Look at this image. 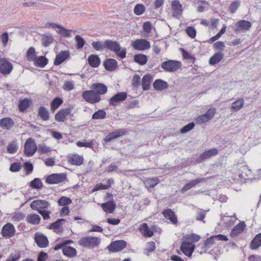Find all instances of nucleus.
Here are the masks:
<instances>
[{
  "mask_svg": "<svg viewBox=\"0 0 261 261\" xmlns=\"http://www.w3.org/2000/svg\"><path fill=\"white\" fill-rule=\"evenodd\" d=\"M127 246V243L123 240L115 241L111 243L107 248L110 252H117L121 251Z\"/></svg>",
  "mask_w": 261,
  "mask_h": 261,
  "instance_id": "6",
  "label": "nucleus"
},
{
  "mask_svg": "<svg viewBox=\"0 0 261 261\" xmlns=\"http://www.w3.org/2000/svg\"><path fill=\"white\" fill-rule=\"evenodd\" d=\"M71 202V200L69 198L64 196L62 197L58 201L59 205L64 206H67V205L70 204Z\"/></svg>",
  "mask_w": 261,
  "mask_h": 261,
  "instance_id": "50",
  "label": "nucleus"
},
{
  "mask_svg": "<svg viewBox=\"0 0 261 261\" xmlns=\"http://www.w3.org/2000/svg\"><path fill=\"white\" fill-rule=\"evenodd\" d=\"M185 237L186 239L189 240L194 242H198L200 238V237L199 235L195 233L187 235Z\"/></svg>",
  "mask_w": 261,
  "mask_h": 261,
  "instance_id": "59",
  "label": "nucleus"
},
{
  "mask_svg": "<svg viewBox=\"0 0 261 261\" xmlns=\"http://www.w3.org/2000/svg\"><path fill=\"white\" fill-rule=\"evenodd\" d=\"M13 69L12 64L6 59L1 58L0 62V72L4 75L9 74Z\"/></svg>",
  "mask_w": 261,
  "mask_h": 261,
  "instance_id": "12",
  "label": "nucleus"
},
{
  "mask_svg": "<svg viewBox=\"0 0 261 261\" xmlns=\"http://www.w3.org/2000/svg\"><path fill=\"white\" fill-rule=\"evenodd\" d=\"M18 147L16 143L15 142H13L9 144L7 147V151L9 153H15L17 150Z\"/></svg>",
  "mask_w": 261,
  "mask_h": 261,
  "instance_id": "54",
  "label": "nucleus"
},
{
  "mask_svg": "<svg viewBox=\"0 0 261 261\" xmlns=\"http://www.w3.org/2000/svg\"><path fill=\"white\" fill-rule=\"evenodd\" d=\"M41 41L42 45L44 47H47L49 44H50L51 43H53V42L54 41V38L51 35H42V36L41 37Z\"/></svg>",
  "mask_w": 261,
  "mask_h": 261,
  "instance_id": "42",
  "label": "nucleus"
},
{
  "mask_svg": "<svg viewBox=\"0 0 261 261\" xmlns=\"http://www.w3.org/2000/svg\"><path fill=\"white\" fill-rule=\"evenodd\" d=\"M187 34L192 38H194L196 36V31L193 27H188L186 29Z\"/></svg>",
  "mask_w": 261,
  "mask_h": 261,
  "instance_id": "56",
  "label": "nucleus"
},
{
  "mask_svg": "<svg viewBox=\"0 0 261 261\" xmlns=\"http://www.w3.org/2000/svg\"><path fill=\"white\" fill-rule=\"evenodd\" d=\"M66 178V174L64 173L52 174L46 178V182L49 184H58L64 181Z\"/></svg>",
  "mask_w": 261,
  "mask_h": 261,
  "instance_id": "7",
  "label": "nucleus"
},
{
  "mask_svg": "<svg viewBox=\"0 0 261 261\" xmlns=\"http://www.w3.org/2000/svg\"><path fill=\"white\" fill-rule=\"evenodd\" d=\"M153 87L156 90L162 91L167 89L168 85L166 82L161 79H157L154 82Z\"/></svg>",
  "mask_w": 261,
  "mask_h": 261,
  "instance_id": "24",
  "label": "nucleus"
},
{
  "mask_svg": "<svg viewBox=\"0 0 261 261\" xmlns=\"http://www.w3.org/2000/svg\"><path fill=\"white\" fill-rule=\"evenodd\" d=\"M76 249L70 246H65L63 248V254L68 257H74L76 255Z\"/></svg>",
  "mask_w": 261,
  "mask_h": 261,
  "instance_id": "33",
  "label": "nucleus"
},
{
  "mask_svg": "<svg viewBox=\"0 0 261 261\" xmlns=\"http://www.w3.org/2000/svg\"><path fill=\"white\" fill-rule=\"evenodd\" d=\"M159 182L158 177H153L152 178H147L144 181V184L146 187L153 188Z\"/></svg>",
  "mask_w": 261,
  "mask_h": 261,
  "instance_id": "43",
  "label": "nucleus"
},
{
  "mask_svg": "<svg viewBox=\"0 0 261 261\" xmlns=\"http://www.w3.org/2000/svg\"><path fill=\"white\" fill-rule=\"evenodd\" d=\"M224 54L221 52L215 53L209 60V64L211 65H214L219 63L223 58Z\"/></svg>",
  "mask_w": 261,
  "mask_h": 261,
  "instance_id": "31",
  "label": "nucleus"
},
{
  "mask_svg": "<svg viewBox=\"0 0 261 261\" xmlns=\"http://www.w3.org/2000/svg\"><path fill=\"white\" fill-rule=\"evenodd\" d=\"M195 245L192 243L184 242L180 246L181 251L188 256H191L194 250Z\"/></svg>",
  "mask_w": 261,
  "mask_h": 261,
  "instance_id": "15",
  "label": "nucleus"
},
{
  "mask_svg": "<svg viewBox=\"0 0 261 261\" xmlns=\"http://www.w3.org/2000/svg\"><path fill=\"white\" fill-rule=\"evenodd\" d=\"M70 32H73V30H67L61 25V28H60L58 32L61 36L64 37L68 38L71 36L70 34ZM74 32H75V31H74Z\"/></svg>",
  "mask_w": 261,
  "mask_h": 261,
  "instance_id": "49",
  "label": "nucleus"
},
{
  "mask_svg": "<svg viewBox=\"0 0 261 261\" xmlns=\"http://www.w3.org/2000/svg\"><path fill=\"white\" fill-rule=\"evenodd\" d=\"M134 61L140 65H143L147 61V56L143 54H137L134 56Z\"/></svg>",
  "mask_w": 261,
  "mask_h": 261,
  "instance_id": "40",
  "label": "nucleus"
},
{
  "mask_svg": "<svg viewBox=\"0 0 261 261\" xmlns=\"http://www.w3.org/2000/svg\"><path fill=\"white\" fill-rule=\"evenodd\" d=\"M161 68L166 72H173L177 71L181 67V63L179 61L168 60L161 64Z\"/></svg>",
  "mask_w": 261,
  "mask_h": 261,
  "instance_id": "3",
  "label": "nucleus"
},
{
  "mask_svg": "<svg viewBox=\"0 0 261 261\" xmlns=\"http://www.w3.org/2000/svg\"><path fill=\"white\" fill-rule=\"evenodd\" d=\"M66 220L64 219H59L55 222L51 223L49 228L51 229H57L60 228L61 226L63 224V222H65Z\"/></svg>",
  "mask_w": 261,
  "mask_h": 261,
  "instance_id": "48",
  "label": "nucleus"
},
{
  "mask_svg": "<svg viewBox=\"0 0 261 261\" xmlns=\"http://www.w3.org/2000/svg\"><path fill=\"white\" fill-rule=\"evenodd\" d=\"M107 113L103 110H99L95 112L92 117V119H102L106 117Z\"/></svg>",
  "mask_w": 261,
  "mask_h": 261,
  "instance_id": "44",
  "label": "nucleus"
},
{
  "mask_svg": "<svg viewBox=\"0 0 261 261\" xmlns=\"http://www.w3.org/2000/svg\"><path fill=\"white\" fill-rule=\"evenodd\" d=\"M89 64L93 68L97 67L100 63V60L96 55H91L88 59Z\"/></svg>",
  "mask_w": 261,
  "mask_h": 261,
  "instance_id": "30",
  "label": "nucleus"
},
{
  "mask_svg": "<svg viewBox=\"0 0 261 261\" xmlns=\"http://www.w3.org/2000/svg\"><path fill=\"white\" fill-rule=\"evenodd\" d=\"M103 66L107 71H112L117 68L118 63L115 59L109 58L103 62Z\"/></svg>",
  "mask_w": 261,
  "mask_h": 261,
  "instance_id": "20",
  "label": "nucleus"
},
{
  "mask_svg": "<svg viewBox=\"0 0 261 261\" xmlns=\"http://www.w3.org/2000/svg\"><path fill=\"white\" fill-rule=\"evenodd\" d=\"M215 237L212 236L211 237L207 238L204 242V246L205 247H210L214 244V239Z\"/></svg>",
  "mask_w": 261,
  "mask_h": 261,
  "instance_id": "61",
  "label": "nucleus"
},
{
  "mask_svg": "<svg viewBox=\"0 0 261 261\" xmlns=\"http://www.w3.org/2000/svg\"><path fill=\"white\" fill-rule=\"evenodd\" d=\"M15 232V229L14 226L10 223L5 225L2 229V234L4 237H13Z\"/></svg>",
  "mask_w": 261,
  "mask_h": 261,
  "instance_id": "18",
  "label": "nucleus"
},
{
  "mask_svg": "<svg viewBox=\"0 0 261 261\" xmlns=\"http://www.w3.org/2000/svg\"><path fill=\"white\" fill-rule=\"evenodd\" d=\"M27 219L28 222L30 224L35 225L40 223L41 218L37 214H32L27 216Z\"/></svg>",
  "mask_w": 261,
  "mask_h": 261,
  "instance_id": "37",
  "label": "nucleus"
},
{
  "mask_svg": "<svg viewBox=\"0 0 261 261\" xmlns=\"http://www.w3.org/2000/svg\"><path fill=\"white\" fill-rule=\"evenodd\" d=\"M145 10V8L144 5L142 4H137L134 8V13L138 15H141Z\"/></svg>",
  "mask_w": 261,
  "mask_h": 261,
  "instance_id": "52",
  "label": "nucleus"
},
{
  "mask_svg": "<svg viewBox=\"0 0 261 261\" xmlns=\"http://www.w3.org/2000/svg\"><path fill=\"white\" fill-rule=\"evenodd\" d=\"M50 205L48 201L45 200L37 199L32 201L30 204V207L34 210L39 211L45 210Z\"/></svg>",
  "mask_w": 261,
  "mask_h": 261,
  "instance_id": "8",
  "label": "nucleus"
},
{
  "mask_svg": "<svg viewBox=\"0 0 261 261\" xmlns=\"http://www.w3.org/2000/svg\"><path fill=\"white\" fill-rule=\"evenodd\" d=\"M21 165L19 163H14L11 164L10 170L12 172H17L20 170Z\"/></svg>",
  "mask_w": 261,
  "mask_h": 261,
  "instance_id": "63",
  "label": "nucleus"
},
{
  "mask_svg": "<svg viewBox=\"0 0 261 261\" xmlns=\"http://www.w3.org/2000/svg\"><path fill=\"white\" fill-rule=\"evenodd\" d=\"M90 88L99 96L105 94L108 91L107 87L101 83H94L91 85Z\"/></svg>",
  "mask_w": 261,
  "mask_h": 261,
  "instance_id": "19",
  "label": "nucleus"
},
{
  "mask_svg": "<svg viewBox=\"0 0 261 261\" xmlns=\"http://www.w3.org/2000/svg\"><path fill=\"white\" fill-rule=\"evenodd\" d=\"M14 124L13 120L9 117H5L0 120V127L2 128L9 129Z\"/></svg>",
  "mask_w": 261,
  "mask_h": 261,
  "instance_id": "25",
  "label": "nucleus"
},
{
  "mask_svg": "<svg viewBox=\"0 0 261 261\" xmlns=\"http://www.w3.org/2000/svg\"><path fill=\"white\" fill-rule=\"evenodd\" d=\"M208 178L207 177H202V178H198L194 180H192L189 181L188 183L186 184L184 187L181 189L182 192H185L186 191L189 190L191 188L196 186L200 183L206 182Z\"/></svg>",
  "mask_w": 261,
  "mask_h": 261,
  "instance_id": "16",
  "label": "nucleus"
},
{
  "mask_svg": "<svg viewBox=\"0 0 261 261\" xmlns=\"http://www.w3.org/2000/svg\"><path fill=\"white\" fill-rule=\"evenodd\" d=\"M261 246V233L257 234L252 240L250 248L253 250L258 248Z\"/></svg>",
  "mask_w": 261,
  "mask_h": 261,
  "instance_id": "34",
  "label": "nucleus"
},
{
  "mask_svg": "<svg viewBox=\"0 0 261 261\" xmlns=\"http://www.w3.org/2000/svg\"><path fill=\"white\" fill-rule=\"evenodd\" d=\"M100 243V239L99 238L89 236L83 237L79 241L80 245L89 249L97 247Z\"/></svg>",
  "mask_w": 261,
  "mask_h": 261,
  "instance_id": "2",
  "label": "nucleus"
},
{
  "mask_svg": "<svg viewBox=\"0 0 261 261\" xmlns=\"http://www.w3.org/2000/svg\"><path fill=\"white\" fill-rule=\"evenodd\" d=\"M142 226L143 227L144 236L145 237H151L153 236V232L150 230L146 223H144L142 224Z\"/></svg>",
  "mask_w": 261,
  "mask_h": 261,
  "instance_id": "51",
  "label": "nucleus"
},
{
  "mask_svg": "<svg viewBox=\"0 0 261 261\" xmlns=\"http://www.w3.org/2000/svg\"><path fill=\"white\" fill-rule=\"evenodd\" d=\"M245 228L244 224L239 223L231 230L230 235L231 237H236L241 234Z\"/></svg>",
  "mask_w": 261,
  "mask_h": 261,
  "instance_id": "36",
  "label": "nucleus"
},
{
  "mask_svg": "<svg viewBox=\"0 0 261 261\" xmlns=\"http://www.w3.org/2000/svg\"><path fill=\"white\" fill-rule=\"evenodd\" d=\"M75 40L76 42V48L81 49L84 46L86 41L81 36L77 35L75 37Z\"/></svg>",
  "mask_w": 261,
  "mask_h": 261,
  "instance_id": "46",
  "label": "nucleus"
},
{
  "mask_svg": "<svg viewBox=\"0 0 261 261\" xmlns=\"http://www.w3.org/2000/svg\"><path fill=\"white\" fill-rule=\"evenodd\" d=\"M31 101L28 98H24L19 101L18 108L21 112H24L30 106Z\"/></svg>",
  "mask_w": 261,
  "mask_h": 261,
  "instance_id": "41",
  "label": "nucleus"
},
{
  "mask_svg": "<svg viewBox=\"0 0 261 261\" xmlns=\"http://www.w3.org/2000/svg\"><path fill=\"white\" fill-rule=\"evenodd\" d=\"M38 213L42 216L44 220H48L50 219L49 215L51 213L50 211L43 210L39 211Z\"/></svg>",
  "mask_w": 261,
  "mask_h": 261,
  "instance_id": "62",
  "label": "nucleus"
},
{
  "mask_svg": "<svg viewBox=\"0 0 261 261\" xmlns=\"http://www.w3.org/2000/svg\"><path fill=\"white\" fill-rule=\"evenodd\" d=\"M216 110L215 108H210L207 110L205 114L204 115L206 116V117L209 120L211 119L215 114Z\"/></svg>",
  "mask_w": 261,
  "mask_h": 261,
  "instance_id": "64",
  "label": "nucleus"
},
{
  "mask_svg": "<svg viewBox=\"0 0 261 261\" xmlns=\"http://www.w3.org/2000/svg\"><path fill=\"white\" fill-rule=\"evenodd\" d=\"M251 23L246 20L238 21L234 24V31L237 32H241L249 31L251 27Z\"/></svg>",
  "mask_w": 261,
  "mask_h": 261,
  "instance_id": "11",
  "label": "nucleus"
},
{
  "mask_svg": "<svg viewBox=\"0 0 261 261\" xmlns=\"http://www.w3.org/2000/svg\"><path fill=\"white\" fill-rule=\"evenodd\" d=\"M127 132L124 129H118L109 134L105 138V141L106 142H111L112 140L119 138L121 136L126 135Z\"/></svg>",
  "mask_w": 261,
  "mask_h": 261,
  "instance_id": "17",
  "label": "nucleus"
},
{
  "mask_svg": "<svg viewBox=\"0 0 261 261\" xmlns=\"http://www.w3.org/2000/svg\"><path fill=\"white\" fill-rule=\"evenodd\" d=\"M92 47L96 50H101L105 48V43L102 44L99 41H95L92 43Z\"/></svg>",
  "mask_w": 261,
  "mask_h": 261,
  "instance_id": "57",
  "label": "nucleus"
},
{
  "mask_svg": "<svg viewBox=\"0 0 261 261\" xmlns=\"http://www.w3.org/2000/svg\"><path fill=\"white\" fill-rule=\"evenodd\" d=\"M245 104V100L243 98H240L232 103L231 109L237 112L240 110Z\"/></svg>",
  "mask_w": 261,
  "mask_h": 261,
  "instance_id": "35",
  "label": "nucleus"
},
{
  "mask_svg": "<svg viewBox=\"0 0 261 261\" xmlns=\"http://www.w3.org/2000/svg\"><path fill=\"white\" fill-rule=\"evenodd\" d=\"M140 76L137 74H135L132 80V85L135 87H138L140 84Z\"/></svg>",
  "mask_w": 261,
  "mask_h": 261,
  "instance_id": "58",
  "label": "nucleus"
},
{
  "mask_svg": "<svg viewBox=\"0 0 261 261\" xmlns=\"http://www.w3.org/2000/svg\"><path fill=\"white\" fill-rule=\"evenodd\" d=\"M30 186L34 189H40L42 187L43 184L39 178H35L31 182Z\"/></svg>",
  "mask_w": 261,
  "mask_h": 261,
  "instance_id": "47",
  "label": "nucleus"
},
{
  "mask_svg": "<svg viewBox=\"0 0 261 261\" xmlns=\"http://www.w3.org/2000/svg\"><path fill=\"white\" fill-rule=\"evenodd\" d=\"M38 115L43 121H47L50 118L48 110L44 106H40L38 109Z\"/></svg>",
  "mask_w": 261,
  "mask_h": 261,
  "instance_id": "23",
  "label": "nucleus"
},
{
  "mask_svg": "<svg viewBox=\"0 0 261 261\" xmlns=\"http://www.w3.org/2000/svg\"><path fill=\"white\" fill-rule=\"evenodd\" d=\"M48 63V59L45 56H39L36 57L34 61V64L35 66L43 68Z\"/></svg>",
  "mask_w": 261,
  "mask_h": 261,
  "instance_id": "29",
  "label": "nucleus"
},
{
  "mask_svg": "<svg viewBox=\"0 0 261 261\" xmlns=\"http://www.w3.org/2000/svg\"><path fill=\"white\" fill-rule=\"evenodd\" d=\"M105 46L107 49L114 52L121 59L126 57V48H122L117 41L107 40L105 41Z\"/></svg>",
  "mask_w": 261,
  "mask_h": 261,
  "instance_id": "1",
  "label": "nucleus"
},
{
  "mask_svg": "<svg viewBox=\"0 0 261 261\" xmlns=\"http://www.w3.org/2000/svg\"><path fill=\"white\" fill-rule=\"evenodd\" d=\"M72 107H67L60 109L55 115V119L58 122H63L66 120V117L69 115Z\"/></svg>",
  "mask_w": 261,
  "mask_h": 261,
  "instance_id": "9",
  "label": "nucleus"
},
{
  "mask_svg": "<svg viewBox=\"0 0 261 261\" xmlns=\"http://www.w3.org/2000/svg\"><path fill=\"white\" fill-rule=\"evenodd\" d=\"M37 145L35 141L32 138H28L24 146V154L27 156H33L37 150Z\"/></svg>",
  "mask_w": 261,
  "mask_h": 261,
  "instance_id": "5",
  "label": "nucleus"
},
{
  "mask_svg": "<svg viewBox=\"0 0 261 261\" xmlns=\"http://www.w3.org/2000/svg\"><path fill=\"white\" fill-rule=\"evenodd\" d=\"M34 239L35 242L40 248H45L48 245V241L47 237L42 233H36Z\"/></svg>",
  "mask_w": 261,
  "mask_h": 261,
  "instance_id": "13",
  "label": "nucleus"
},
{
  "mask_svg": "<svg viewBox=\"0 0 261 261\" xmlns=\"http://www.w3.org/2000/svg\"><path fill=\"white\" fill-rule=\"evenodd\" d=\"M83 158L82 156L77 155L74 154L69 159V162L74 165H80L83 163Z\"/></svg>",
  "mask_w": 261,
  "mask_h": 261,
  "instance_id": "38",
  "label": "nucleus"
},
{
  "mask_svg": "<svg viewBox=\"0 0 261 261\" xmlns=\"http://www.w3.org/2000/svg\"><path fill=\"white\" fill-rule=\"evenodd\" d=\"M82 97L87 102L91 104L97 103L101 100L100 96L92 89L84 91Z\"/></svg>",
  "mask_w": 261,
  "mask_h": 261,
  "instance_id": "4",
  "label": "nucleus"
},
{
  "mask_svg": "<svg viewBox=\"0 0 261 261\" xmlns=\"http://www.w3.org/2000/svg\"><path fill=\"white\" fill-rule=\"evenodd\" d=\"M35 49L34 47H30L27 51V59L29 61H34L36 58Z\"/></svg>",
  "mask_w": 261,
  "mask_h": 261,
  "instance_id": "45",
  "label": "nucleus"
},
{
  "mask_svg": "<svg viewBox=\"0 0 261 261\" xmlns=\"http://www.w3.org/2000/svg\"><path fill=\"white\" fill-rule=\"evenodd\" d=\"M132 46L136 49L144 50L149 49L150 47V42L147 40L140 39L134 41L132 43Z\"/></svg>",
  "mask_w": 261,
  "mask_h": 261,
  "instance_id": "10",
  "label": "nucleus"
},
{
  "mask_svg": "<svg viewBox=\"0 0 261 261\" xmlns=\"http://www.w3.org/2000/svg\"><path fill=\"white\" fill-rule=\"evenodd\" d=\"M171 6L174 11L173 14L174 16H177L181 14L182 6L178 0L173 1L171 3Z\"/></svg>",
  "mask_w": 261,
  "mask_h": 261,
  "instance_id": "28",
  "label": "nucleus"
},
{
  "mask_svg": "<svg viewBox=\"0 0 261 261\" xmlns=\"http://www.w3.org/2000/svg\"><path fill=\"white\" fill-rule=\"evenodd\" d=\"M240 6V3L239 1H234L233 2L230 7H229V11L231 13H233L236 12L237 9L239 8Z\"/></svg>",
  "mask_w": 261,
  "mask_h": 261,
  "instance_id": "60",
  "label": "nucleus"
},
{
  "mask_svg": "<svg viewBox=\"0 0 261 261\" xmlns=\"http://www.w3.org/2000/svg\"><path fill=\"white\" fill-rule=\"evenodd\" d=\"M164 216L169 220L173 224H176L177 222V217L174 213L170 209H167L162 212Z\"/></svg>",
  "mask_w": 261,
  "mask_h": 261,
  "instance_id": "27",
  "label": "nucleus"
},
{
  "mask_svg": "<svg viewBox=\"0 0 261 261\" xmlns=\"http://www.w3.org/2000/svg\"><path fill=\"white\" fill-rule=\"evenodd\" d=\"M101 206L106 213H112L116 208V204L113 201H109L102 203Z\"/></svg>",
  "mask_w": 261,
  "mask_h": 261,
  "instance_id": "26",
  "label": "nucleus"
},
{
  "mask_svg": "<svg viewBox=\"0 0 261 261\" xmlns=\"http://www.w3.org/2000/svg\"><path fill=\"white\" fill-rule=\"evenodd\" d=\"M70 56V53L68 50L62 51L60 53L57 55L54 61V65L58 66L63 62Z\"/></svg>",
  "mask_w": 261,
  "mask_h": 261,
  "instance_id": "22",
  "label": "nucleus"
},
{
  "mask_svg": "<svg viewBox=\"0 0 261 261\" xmlns=\"http://www.w3.org/2000/svg\"><path fill=\"white\" fill-rule=\"evenodd\" d=\"M63 102L61 98L58 97L54 98L50 103V110L54 112L62 104Z\"/></svg>",
  "mask_w": 261,
  "mask_h": 261,
  "instance_id": "39",
  "label": "nucleus"
},
{
  "mask_svg": "<svg viewBox=\"0 0 261 261\" xmlns=\"http://www.w3.org/2000/svg\"><path fill=\"white\" fill-rule=\"evenodd\" d=\"M195 126V124L193 122H191L185 126H184L181 129L180 133L181 134H185L190 130H192Z\"/></svg>",
  "mask_w": 261,
  "mask_h": 261,
  "instance_id": "55",
  "label": "nucleus"
},
{
  "mask_svg": "<svg viewBox=\"0 0 261 261\" xmlns=\"http://www.w3.org/2000/svg\"><path fill=\"white\" fill-rule=\"evenodd\" d=\"M152 80V76L149 74H145L142 79V85L144 90H148L150 87V83Z\"/></svg>",
  "mask_w": 261,
  "mask_h": 261,
  "instance_id": "32",
  "label": "nucleus"
},
{
  "mask_svg": "<svg viewBox=\"0 0 261 261\" xmlns=\"http://www.w3.org/2000/svg\"><path fill=\"white\" fill-rule=\"evenodd\" d=\"M218 150L217 148H213L201 153L196 159L197 163H201L205 160L209 159L213 155H216L218 154Z\"/></svg>",
  "mask_w": 261,
  "mask_h": 261,
  "instance_id": "14",
  "label": "nucleus"
},
{
  "mask_svg": "<svg viewBox=\"0 0 261 261\" xmlns=\"http://www.w3.org/2000/svg\"><path fill=\"white\" fill-rule=\"evenodd\" d=\"M20 258L19 252L11 253L6 261H17Z\"/></svg>",
  "mask_w": 261,
  "mask_h": 261,
  "instance_id": "53",
  "label": "nucleus"
},
{
  "mask_svg": "<svg viewBox=\"0 0 261 261\" xmlns=\"http://www.w3.org/2000/svg\"><path fill=\"white\" fill-rule=\"evenodd\" d=\"M126 97L127 94L126 92H118L110 98V105L115 106L117 102L123 101Z\"/></svg>",
  "mask_w": 261,
  "mask_h": 261,
  "instance_id": "21",
  "label": "nucleus"
}]
</instances>
